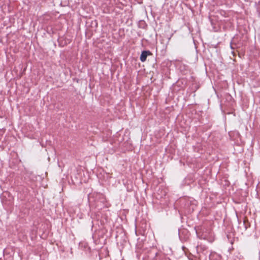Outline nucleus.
Here are the masks:
<instances>
[{
  "label": "nucleus",
  "mask_w": 260,
  "mask_h": 260,
  "mask_svg": "<svg viewBox=\"0 0 260 260\" xmlns=\"http://www.w3.org/2000/svg\"><path fill=\"white\" fill-rule=\"evenodd\" d=\"M210 260H221L220 255L216 253L212 254L210 257Z\"/></svg>",
  "instance_id": "nucleus-2"
},
{
  "label": "nucleus",
  "mask_w": 260,
  "mask_h": 260,
  "mask_svg": "<svg viewBox=\"0 0 260 260\" xmlns=\"http://www.w3.org/2000/svg\"><path fill=\"white\" fill-rule=\"evenodd\" d=\"M151 54V52L149 51H142L141 56H140V60L142 62H144L146 61L147 57L148 55Z\"/></svg>",
  "instance_id": "nucleus-1"
}]
</instances>
